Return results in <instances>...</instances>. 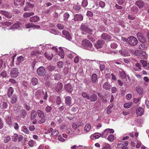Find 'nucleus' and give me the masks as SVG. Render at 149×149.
I'll list each match as a JSON object with an SVG mask.
<instances>
[{"instance_id":"3","label":"nucleus","mask_w":149,"mask_h":149,"mask_svg":"<svg viewBox=\"0 0 149 149\" xmlns=\"http://www.w3.org/2000/svg\"><path fill=\"white\" fill-rule=\"evenodd\" d=\"M127 41L129 45L132 46L136 45L138 42V41L137 39L133 36H131L128 38Z\"/></svg>"},{"instance_id":"19","label":"nucleus","mask_w":149,"mask_h":149,"mask_svg":"<svg viewBox=\"0 0 149 149\" xmlns=\"http://www.w3.org/2000/svg\"><path fill=\"white\" fill-rule=\"evenodd\" d=\"M139 11L138 8L136 6H133L131 8L130 10L131 13L133 14H136Z\"/></svg>"},{"instance_id":"63","label":"nucleus","mask_w":149,"mask_h":149,"mask_svg":"<svg viewBox=\"0 0 149 149\" xmlns=\"http://www.w3.org/2000/svg\"><path fill=\"white\" fill-rule=\"evenodd\" d=\"M99 5L100 7L103 8L105 6V3L104 2L101 1L99 2Z\"/></svg>"},{"instance_id":"53","label":"nucleus","mask_w":149,"mask_h":149,"mask_svg":"<svg viewBox=\"0 0 149 149\" xmlns=\"http://www.w3.org/2000/svg\"><path fill=\"white\" fill-rule=\"evenodd\" d=\"M8 105L7 102H3L2 104L1 105V107L2 109H6L8 107Z\"/></svg>"},{"instance_id":"49","label":"nucleus","mask_w":149,"mask_h":149,"mask_svg":"<svg viewBox=\"0 0 149 149\" xmlns=\"http://www.w3.org/2000/svg\"><path fill=\"white\" fill-rule=\"evenodd\" d=\"M53 9V7H50L48 9L46 10L45 11V13L47 15L50 14L51 13V11Z\"/></svg>"},{"instance_id":"6","label":"nucleus","mask_w":149,"mask_h":149,"mask_svg":"<svg viewBox=\"0 0 149 149\" xmlns=\"http://www.w3.org/2000/svg\"><path fill=\"white\" fill-rule=\"evenodd\" d=\"M12 24L11 22H6L2 24L3 26V28H4V30L12 29Z\"/></svg>"},{"instance_id":"40","label":"nucleus","mask_w":149,"mask_h":149,"mask_svg":"<svg viewBox=\"0 0 149 149\" xmlns=\"http://www.w3.org/2000/svg\"><path fill=\"white\" fill-rule=\"evenodd\" d=\"M81 95L84 97L86 98L88 100H89L90 99L89 95L88 93L85 92H83L81 93Z\"/></svg>"},{"instance_id":"56","label":"nucleus","mask_w":149,"mask_h":149,"mask_svg":"<svg viewBox=\"0 0 149 149\" xmlns=\"http://www.w3.org/2000/svg\"><path fill=\"white\" fill-rule=\"evenodd\" d=\"M88 2L87 0H83L82 1L81 4L84 7H86L88 5Z\"/></svg>"},{"instance_id":"60","label":"nucleus","mask_w":149,"mask_h":149,"mask_svg":"<svg viewBox=\"0 0 149 149\" xmlns=\"http://www.w3.org/2000/svg\"><path fill=\"white\" fill-rule=\"evenodd\" d=\"M55 68V67L54 66H52L50 65H48L47 67L48 69L50 71L53 70Z\"/></svg>"},{"instance_id":"27","label":"nucleus","mask_w":149,"mask_h":149,"mask_svg":"<svg viewBox=\"0 0 149 149\" xmlns=\"http://www.w3.org/2000/svg\"><path fill=\"white\" fill-rule=\"evenodd\" d=\"M103 87L106 90H109L111 87V85L108 82H105L103 85Z\"/></svg>"},{"instance_id":"8","label":"nucleus","mask_w":149,"mask_h":149,"mask_svg":"<svg viewBox=\"0 0 149 149\" xmlns=\"http://www.w3.org/2000/svg\"><path fill=\"white\" fill-rule=\"evenodd\" d=\"M36 95L38 97H40L41 96V95H44L43 97V99L46 100L47 99V95L46 92H45V94L44 93L41 91H37L35 93V95Z\"/></svg>"},{"instance_id":"5","label":"nucleus","mask_w":149,"mask_h":149,"mask_svg":"<svg viewBox=\"0 0 149 149\" xmlns=\"http://www.w3.org/2000/svg\"><path fill=\"white\" fill-rule=\"evenodd\" d=\"M19 73V72L18 69L16 68H14L11 70L10 75L11 77L16 78L18 75Z\"/></svg>"},{"instance_id":"23","label":"nucleus","mask_w":149,"mask_h":149,"mask_svg":"<svg viewBox=\"0 0 149 149\" xmlns=\"http://www.w3.org/2000/svg\"><path fill=\"white\" fill-rule=\"evenodd\" d=\"M97 64L100 65L99 67L100 68L101 71H103L105 69V65L103 64L102 61H95Z\"/></svg>"},{"instance_id":"62","label":"nucleus","mask_w":149,"mask_h":149,"mask_svg":"<svg viewBox=\"0 0 149 149\" xmlns=\"http://www.w3.org/2000/svg\"><path fill=\"white\" fill-rule=\"evenodd\" d=\"M39 53H40L39 52H37L36 50L32 52L31 53V55L32 56H36L37 54H39Z\"/></svg>"},{"instance_id":"54","label":"nucleus","mask_w":149,"mask_h":149,"mask_svg":"<svg viewBox=\"0 0 149 149\" xmlns=\"http://www.w3.org/2000/svg\"><path fill=\"white\" fill-rule=\"evenodd\" d=\"M18 135L17 134H15L12 137V140L14 141H16L17 139Z\"/></svg>"},{"instance_id":"24","label":"nucleus","mask_w":149,"mask_h":149,"mask_svg":"<svg viewBox=\"0 0 149 149\" xmlns=\"http://www.w3.org/2000/svg\"><path fill=\"white\" fill-rule=\"evenodd\" d=\"M144 113V111L143 109L141 107H139L137 108L136 110V114L139 116H141Z\"/></svg>"},{"instance_id":"4","label":"nucleus","mask_w":149,"mask_h":149,"mask_svg":"<svg viewBox=\"0 0 149 149\" xmlns=\"http://www.w3.org/2000/svg\"><path fill=\"white\" fill-rule=\"evenodd\" d=\"M37 72L38 75L43 76L46 73V68L43 66H41L37 69Z\"/></svg>"},{"instance_id":"13","label":"nucleus","mask_w":149,"mask_h":149,"mask_svg":"<svg viewBox=\"0 0 149 149\" xmlns=\"http://www.w3.org/2000/svg\"><path fill=\"white\" fill-rule=\"evenodd\" d=\"M64 37L67 39L69 40H72V37L69 32L65 30L62 31Z\"/></svg>"},{"instance_id":"57","label":"nucleus","mask_w":149,"mask_h":149,"mask_svg":"<svg viewBox=\"0 0 149 149\" xmlns=\"http://www.w3.org/2000/svg\"><path fill=\"white\" fill-rule=\"evenodd\" d=\"M61 102V100L59 96H58L56 97V103L58 105L60 104Z\"/></svg>"},{"instance_id":"30","label":"nucleus","mask_w":149,"mask_h":149,"mask_svg":"<svg viewBox=\"0 0 149 149\" xmlns=\"http://www.w3.org/2000/svg\"><path fill=\"white\" fill-rule=\"evenodd\" d=\"M67 55L68 57L71 59L72 58L77 55L76 54L71 51H69L67 53Z\"/></svg>"},{"instance_id":"1","label":"nucleus","mask_w":149,"mask_h":149,"mask_svg":"<svg viewBox=\"0 0 149 149\" xmlns=\"http://www.w3.org/2000/svg\"><path fill=\"white\" fill-rule=\"evenodd\" d=\"M81 47L85 49L93 51L94 49L91 42L88 40L84 39L81 42Z\"/></svg>"},{"instance_id":"52","label":"nucleus","mask_w":149,"mask_h":149,"mask_svg":"<svg viewBox=\"0 0 149 149\" xmlns=\"http://www.w3.org/2000/svg\"><path fill=\"white\" fill-rule=\"evenodd\" d=\"M100 136L101 137V134L99 133H95L93 135V137L96 139L99 138Z\"/></svg>"},{"instance_id":"42","label":"nucleus","mask_w":149,"mask_h":149,"mask_svg":"<svg viewBox=\"0 0 149 149\" xmlns=\"http://www.w3.org/2000/svg\"><path fill=\"white\" fill-rule=\"evenodd\" d=\"M22 130L27 134H29V131L25 126H22Z\"/></svg>"},{"instance_id":"41","label":"nucleus","mask_w":149,"mask_h":149,"mask_svg":"<svg viewBox=\"0 0 149 149\" xmlns=\"http://www.w3.org/2000/svg\"><path fill=\"white\" fill-rule=\"evenodd\" d=\"M91 125L90 124H87L84 127V130L87 132H88L91 129Z\"/></svg>"},{"instance_id":"34","label":"nucleus","mask_w":149,"mask_h":149,"mask_svg":"<svg viewBox=\"0 0 149 149\" xmlns=\"http://www.w3.org/2000/svg\"><path fill=\"white\" fill-rule=\"evenodd\" d=\"M44 55L45 57L48 59L51 60L53 56V55L51 54V55L48 52H46L45 53Z\"/></svg>"},{"instance_id":"18","label":"nucleus","mask_w":149,"mask_h":149,"mask_svg":"<svg viewBox=\"0 0 149 149\" xmlns=\"http://www.w3.org/2000/svg\"><path fill=\"white\" fill-rule=\"evenodd\" d=\"M22 24L19 22H17L12 26V29H19L21 27Z\"/></svg>"},{"instance_id":"44","label":"nucleus","mask_w":149,"mask_h":149,"mask_svg":"<svg viewBox=\"0 0 149 149\" xmlns=\"http://www.w3.org/2000/svg\"><path fill=\"white\" fill-rule=\"evenodd\" d=\"M120 75L122 79H125L126 77V74L123 71L120 72Z\"/></svg>"},{"instance_id":"37","label":"nucleus","mask_w":149,"mask_h":149,"mask_svg":"<svg viewBox=\"0 0 149 149\" xmlns=\"http://www.w3.org/2000/svg\"><path fill=\"white\" fill-rule=\"evenodd\" d=\"M136 90L137 92L140 95H142L143 93V89L139 86L136 87Z\"/></svg>"},{"instance_id":"11","label":"nucleus","mask_w":149,"mask_h":149,"mask_svg":"<svg viewBox=\"0 0 149 149\" xmlns=\"http://www.w3.org/2000/svg\"><path fill=\"white\" fill-rule=\"evenodd\" d=\"M139 40L143 43H144L146 42V38L140 32H138L136 34Z\"/></svg>"},{"instance_id":"28","label":"nucleus","mask_w":149,"mask_h":149,"mask_svg":"<svg viewBox=\"0 0 149 149\" xmlns=\"http://www.w3.org/2000/svg\"><path fill=\"white\" fill-rule=\"evenodd\" d=\"M90 101L92 102H94L96 101L97 98V95L95 94H93L91 96L89 95Z\"/></svg>"},{"instance_id":"9","label":"nucleus","mask_w":149,"mask_h":149,"mask_svg":"<svg viewBox=\"0 0 149 149\" xmlns=\"http://www.w3.org/2000/svg\"><path fill=\"white\" fill-rule=\"evenodd\" d=\"M101 38L106 40L110 41L111 40L112 38L110 35L108 33H103L101 36Z\"/></svg>"},{"instance_id":"25","label":"nucleus","mask_w":149,"mask_h":149,"mask_svg":"<svg viewBox=\"0 0 149 149\" xmlns=\"http://www.w3.org/2000/svg\"><path fill=\"white\" fill-rule=\"evenodd\" d=\"M19 115L20 116L23 118H25L26 115L27 113L26 110L25 109H22L19 111Z\"/></svg>"},{"instance_id":"21","label":"nucleus","mask_w":149,"mask_h":149,"mask_svg":"<svg viewBox=\"0 0 149 149\" xmlns=\"http://www.w3.org/2000/svg\"><path fill=\"white\" fill-rule=\"evenodd\" d=\"M37 114L38 117L40 118H45V116L44 113L41 110H38L37 111Z\"/></svg>"},{"instance_id":"58","label":"nucleus","mask_w":149,"mask_h":149,"mask_svg":"<svg viewBox=\"0 0 149 149\" xmlns=\"http://www.w3.org/2000/svg\"><path fill=\"white\" fill-rule=\"evenodd\" d=\"M58 134V131L56 130H53L51 133L52 135L56 136Z\"/></svg>"},{"instance_id":"32","label":"nucleus","mask_w":149,"mask_h":149,"mask_svg":"<svg viewBox=\"0 0 149 149\" xmlns=\"http://www.w3.org/2000/svg\"><path fill=\"white\" fill-rule=\"evenodd\" d=\"M97 76L96 74H93L92 76L91 81L93 83H95L97 80Z\"/></svg>"},{"instance_id":"15","label":"nucleus","mask_w":149,"mask_h":149,"mask_svg":"<svg viewBox=\"0 0 149 149\" xmlns=\"http://www.w3.org/2000/svg\"><path fill=\"white\" fill-rule=\"evenodd\" d=\"M55 86V90L57 92L60 91L63 87L62 84L61 82H58L56 84Z\"/></svg>"},{"instance_id":"38","label":"nucleus","mask_w":149,"mask_h":149,"mask_svg":"<svg viewBox=\"0 0 149 149\" xmlns=\"http://www.w3.org/2000/svg\"><path fill=\"white\" fill-rule=\"evenodd\" d=\"M34 14V13L33 12L31 13H25L24 15V17L26 18L28 17H29L31 16H33Z\"/></svg>"},{"instance_id":"39","label":"nucleus","mask_w":149,"mask_h":149,"mask_svg":"<svg viewBox=\"0 0 149 149\" xmlns=\"http://www.w3.org/2000/svg\"><path fill=\"white\" fill-rule=\"evenodd\" d=\"M109 133L107 130L106 129L104 130V132L101 134V137L103 138H105L108 135Z\"/></svg>"},{"instance_id":"14","label":"nucleus","mask_w":149,"mask_h":149,"mask_svg":"<svg viewBox=\"0 0 149 149\" xmlns=\"http://www.w3.org/2000/svg\"><path fill=\"white\" fill-rule=\"evenodd\" d=\"M25 26L26 28H30L31 27L35 28L36 29H39L40 27L38 25H35L32 23H29L26 24H25Z\"/></svg>"},{"instance_id":"17","label":"nucleus","mask_w":149,"mask_h":149,"mask_svg":"<svg viewBox=\"0 0 149 149\" xmlns=\"http://www.w3.org/2000/svg\"><path fill=\"white\" fill-rule=\"evenodd\" d=\"M135 4L140 9L142 8L145 4V3L141 0H137Z\"/></svg>"},{"instance_id":"33","label":"nucleus","mask_w":149,"mask_h":149,"mask_svg":"<svg viewBox=\"0 0 149 149\" xmlns=\"http://www.w3.org/2000/svg\"><path fill=\"white\" fill-rule=\"evenodd\" d=\"M37 112L35 110H33L31 111V119L32 120L34 119L37 116Z\"/></svg>"},{"instance_id":"47","label":"nucleus","mask_w":149,"mask_h":149,"mask_svg":"<svg viewBox=\"0 0 149 149\" xmlns=\"http://www.w3.org/2000/svg\"><path fill=\"white\" fill-rule=\"evenodd\" d=\"M52 109V107L51 106H47L45 108V111L46 113H50Z\"/></svg>"},{"instance_id":"22","label":"nucleus","mask_w":149,"mask_h":149,"mask_svg":"<svg viewBox=\"0 0 149 149\" xmlns=\"http://www.w3.org/2000/svg\"><path fill=\"white\" fill-rule=\"evenodd\" d=\"M25 0H16V2H14V4L15 6H22L24 4Z\"/></svg>"},{"instance_id":"46","label":"nucleus","mask_w":149,"mask_h":149,"mask_svg":"<svg viewBox=\"0 0 149 149\" xmlns=\"http://www.w3.org/2000/svg\"><path fill=\"white\" fill-rule=\"evenodd\" d=\"M31 83L33 85H36L38 83V81L37 78H33L31 80Z\"/></svg>"},{"instance_id":"20","label":"nucleus","mask_w":149,"mask_h":149,"mask_svg":"<svg viewBox=\"0 0 149 149\" xmlns=\"http://www.w3.org/2000/svg\"><path fill=\"white\" fill-rule=\"evenodd\" d=\"M40 18L37 16H34L30 18L29 21L31 22H36L39 21Z\"/></svg>"},{"instance_id":"59","label":"nucleus","mask_w":149,"mask_h":149,"mask_svg":"<svg viewBox=\"0 0 149 149\" xmlns=\"http://www.w3.org/2000/svg\"><path fill=\"white\" fill-rule=\"evenodd\" d=\"M17 98L16 95H14L12 98L11 103H15L17 101Z\"/></svg>"},{"instance_id":"2","label":"nucleus","mask_w":149,"mask_h":149,"mask_svg":"<svg viewBox=\"0 0 149 149\" xmlns=\"http://www.w3.org/2000/svg\"><path fill=\"white\" fill-rule=\"evenodd\" d=\"M80 30L83 34L86 33L91 35L92 34L93 30L85 24H81L80 26Z\"/></svg>"},{"instance_id":"29","label":"nucleus","mask_w":149,"mask_h":149,"mask_svg":"<svg viewBox=\"0 0 149 149\" xmlns=\"http://www.w3.org/2000/svg\"><path fill=\"white\" fill-rule=\"evenodd\" d=\"M65 88L66 90L68 92L70 93L72 92V89L70 84H67L66 85Z\"/></svg>"},{"instance_id":"50","label":"nucleus","mask_w":149,"mask_h":149,"mask_svg":"<svg viewBox=\"0 0 149 149\" xmlns=\"http://www.w3.org/2000/svg\"><path fill=\"white\" fill-rule=\"evenodd\" d=\"M73 8L74 10L77 11H79L81 9V6L78 5L74 6L73 7Z\"/></svg>"},{"instance_id":"31","label":"nucleus","mask_w":149,"mask_h":149,"mask_svg":"<svg viewBox=\"0 0 149 149\" xmlns=\"http://www.w3.org/2000/svg\"><path fill=\"white\" fill-rule=\"evenodd\" d=\"M14 92V90L13 88L11 87L9 88L8 89V95L9 97H10L13 94Z\"/></svg>"},{"instance_id":"51","label":"nucleus","mask_w":149,"mask_h":149,"mask_svg":"<svg viewBox=\"0 0 149 149\" xmlns=\"http://www.w3.org/2000/svg\"><path fill=\"white\" fill-rule=\"evenodd\" d=\"M6 121L8 124L9 125L11 124V118L10 116H8L6 118Z\"/></svg>"},{"instance_id":"12","label":"nucleus","mask_w":149,"mask_h":149,"mask_svg":"<svg viewBox=\"0 0 149 149\" xmlns=\"http://www.w3.org/2000/svg\"><path fill=\"white\" fill-rule=\"evenodd\" d=\"M65 102L66 106H70L72 104V99L71 97L69 96H67L65 98Z\"/></svg>"},{"instance_id":"16","label":"nucleus","mask_w":149,"mask_h":149,"mask_svg":"<svg viewBox=\"0 0 149 149\" xmlns=\"http://www.w3.org/2000/svg\"><path fill=\"white\" fill-rule=\"evenodd\" d=\"M0 13L8 18H11L12 17V14L10 13L1 10L0 11Z\"/></svg>"},{"instance_id":"48","label":"nucleus","mask_w":149,"mask_h":149,"mask_svg":"<svg viewBox=\"0 0 149 149\" xmlns=\"http://www.w3.org/2000/svg\"><path fill=\"white\" fill-rule=\"evenodd\" d=\"M59 49L60 50V53L59 54H58L60 56L61 58H63L64 57L63 55L64 52L61 47H59Z\"/></svg>"},{"instance_id":"36","label":"nucleus","mask_w":149,"mask_h":149,"mask_svg":"<svg viewBox=\"0 0 149 149\" xmlns=\"http://www.w3.org/2000/svg\"><path fill=\"white\" fill-rule=\"evenodd\" d=\"M147 48V47L144 43H141L139 46V49L141 50H143Z\"/></svg>"},{"instance_id":"35","label":"nucleus","mask_w":149,"mask_h":149,"mask_svg":"<svg viewBox=\"0 0 149 149\" xmlns=\"http://www.w3.org/2000/svg\"><path fill=\"white\" fill-rule=\"evenodd\" d=\"M64 20L65 22H68V19L70 17V15L68 13L66 12L63 15Z\"/></svg>"},{"instance_id":"61","label":"nucleus","mask_w":149,"mask_h":149,"mask_svg":"<svg viewBox=\"0 0 149 149\" xmlns=\"http://www.w3.org/2000/svg\"><path fill=\"white\" fill-rule=\"evenodd\" d=\"M81 124L80 123H74L72 124V127L74 129H76L77 127L80 126Z\"/></svg>"},{"instance_id":"64","label":"nucleus","mask_w":149,"mask_h":149,"mask_svg":"<svg viewBox=\"0 0 149 149\" xmlns=\"http://www.w3.org/2000/svg\"><path fill=\"white\" fill-rule=\"evenodd\" d=\"M48 147L47 146H44L41 145L38 147V149H47Z\"/></svg>"},{"instance_id":"43","label":"nucleus","mask_w":149,"mask_h":149,"mask_svg":"<svg viewBox=\"0 0 149 149\" xmlns=\"http://www.w3.org/2000/svg\"><path fill=\"white\" fill-rule=\"evenodd\" d=\"M10 137L9 136L6 135L4 137L3 140L6 143L8 142L10 140Z\"/></svg>"},{"instance_id":"26","label":"nucleus","mask_w":149,"mask_h":149,"mask_svg":"<svg viewBox=\"0 0 149 149\" xmlns=\"http://www.w3.org/2000/svg\"><path fill=\"white\" fill-rule=\"evenodd\" d=\"M52 47H53V46L50 44L45 45L43 44H42V49H52Z\"/></svg>"},{"instance_id":"45","label":"nucleus","mask_w":149,"mask_h":149,"mask_svg":"<svg viewBox=\"0 0 149 149\" xmlns=\"http://www.w3.org/2000/svg\"><path fill=\"white\" fill-rule=\"evenodd\" d=\"M132 102H129L125 103L124 106L125 108L127 109L130 108L132 106Z\"/></svg>"},{"instance_id":"7","label":"nucleus","mask_w":149,"mask_h":149,"mask_svg":"<svg viewBox=\"0 0 149 149\" xmlns=\"http://www.w3.org/2000/svg\"><path fill=\"white\" fill-rule=\"evenodd\" d=\"M104 41L102 40H98L97 43L95 44V47L97 49L101 48L102 47V46L104 44Z\"/></svg>"},{"instance_id":"10","label":"nucleus","mask_w":149,"mask_h":149,"mask_svg":"<svg viewBox=\"0 0 149 149\" xmlns=\"http://www.w3.org/2000/svg\"><path fill=\"white\" fill-rule=\"evenodd\" d=\"M83 16L80 14H76L74 15L73 20L74 21H81L83 20Z\"/></svg>"},{"instance_id":"55","label":"nucleus","mask_w":149,"mask_h":149,"mask_svg":"<svg viewBox=\"0 0 149 149\" xmlns=\"http://www.w3.org/2000/svg\"><path fill=\"white\" fill-rule=\"evenodd\" d=\"M114 137V136L113 135H110L108 137V140L112 142L113 140Z\"/></svg>"}]
</instances>
